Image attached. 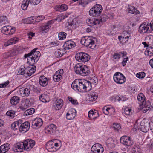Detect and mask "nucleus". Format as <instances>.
<instances>
[{
  "instance_id": "obj_1",
  "label": "nucleus",
  "mask_w": 153,
  "mask_h": 153,
  "mask_svg": "<svg viewBox=\"0 0 153 153\" xmlns=\"http://www.w3.org/2000/svg\"><path fill=\"white\" fill-rule=\"evenodd\" d=\"M71 87L73 89L80 92L88 91L91 89V83L84 79H75L72 83Z\"/></svg>"
},
{
  "instance_id": "obj_2",
  "label": "nucleus",
  "mask_w": 153,
  "mask_h": 153,
  "mask_svg": "<svg viewBox=\"0 0 153 153\" xmlns=\"http://www.w3.org/2000/svg\"><path fill=\"white\" fill-rule=\"evenodd\" d=\"M37 49V48H35L28 54L25 55V58H26L27 57V62L30 65L33 64L35 61L37 62L40 56V52L36 51Z\"/></svg>"
},
{
  "instance_id": "obj_3",
  "label": "nucleus",
  "mask_w": 153,
  "mask_h": 153,
  "mask_svg": "<svg viewBox=\"0 0 153 153\" xmlns=\"http://www.w3.org/2000/svg\"><path fill=\"white\" fill-rule=\"evenodd\" d=\"M74 70L76 74L82 76H87L90 73V70L87 66L79 63L75 65Z\"/></svg>"
},
{
  "instance_id": "obj_4",
  "label": "nucleus",
  "mask_w": 153,
  "mask_h": 153,
  "mask_svg": "<svg viewBox=\"0 0 153 153\" xmlns=\"http://www.w3.org/2000/svg\"><path fill=\"white\" fill-rule=\"evenodd\" d=\"M32 90L34 92H37L36 88H34L33 86L28 84L25 87L19 88L18 93L22 97H26L29 95L30 91Z\"/></svg>"
},
{
  "instance_id": "obj_5",
  "label": "nucleus",
  "mask_w": 153,
  "mask_h": 153,
  "mask_svg": "<svg viewBox=\"0 0 153 153\" xmlns=\"http://www.w3.org/2000/svg\"><path fill=\"white\" fill-rule=\"evenodd\" d=\"M139 29L138 31L141 34L149 33L153 31V25L151 22L147 24L143 23L139 26Z\"/></svg>"
},
{
  "instance_id": "obj_6",
  "label": "nucleus",
  "mask_w": 153,
  "mask_h": 153,
  "mask_svg": "<svg viewBox=\"0 0 153 153\" xmlns=\"http://www.w3.org/2000/svg\"><path fill=\"white\" fill-rule=\"evenodd\" d=\"M102 11V6L97 4L92 7L89 11V14L91 16L97 17L100 16Z\"/></svg>"
},
{
  "instance_id": "obj_7",
  "label": "nucleus",
  "mask_w": 153,
  "mask_h": 153,
  "mask_svg": "<svg viewBox=\"0 0 153 153\" xmlns=\"http://www.w3.org/2000/svg\"><path fill=\"white\" fill-rule=\"evenodd\" d=\"M75 58L78 61L85 63L89 60L90 56L85 53L80 52L77 53L76 55Z\"/></svg>"
},
{
  "instance_id": "obj_8",
  "label": "nucleus",
  "mask_w": 153,
  "mask_h": 153,
  "mask_svg": "<svg viewBox=\"0 0 153 153\" xmlns=\"http://www.w3.org/2000/svg\"><path fill=\"white\" fill-rule=\"evenodd\" d=\"M107 19V16L106 15H103L100 20L96 18H92L89 19L87 20V22L88 24H90L92 26L94 25H99L100 22H105Z\"/></svg>"
},
{
  "instance_id": "obj_9",
  "label": "nucleus",
  "mask_w": 153,
  "mask_h": 153,
  "mask_svg": "<svg viewBox=\"0 0 153 153\" xmlns=\"http://www.w3.org/2000/svg\"><path fill=\"white\" fill-rule=\"evenodd\" d=\"M113 79L114 81L119 84H123L126 81V79L124 75L122 73L119 72H117L114 74Z\"/></svg>"
},
{
  "instance_id": "obj_10",
  "label": "nucleus",
  "mask_w": 153,
  "mask_h": 153,
  "mask_svg": "<svg viewBox=\"0 0 153 153\" xmlns=\"http://www.w3.org/2000/svg\"><path fill=\"white\" fill-rule=\"evenodd\" d=\"M120 140V143L126 147L131 146L133 144V141L131 137L127 136H122Z\"/></svg>"
},
{
  "instance_id": "obj_11",
  "label": "nucleus",
  "mask_w": 153,
  "mask_h": 153,
  "mask_svg": "<svg viewBox=\"0 0 153 153\" xmlns=\"http://www.w3.org/2000/svg\"><path fill=\"white\" fill-rule=\"evenodd\" d=\"M16 28L10 26H4L1 29V31L6 35H11L14 33Z\"/></svg>"
},
{
  "instance_id": "obj_12",
  "label": "nucleus",
  "mask_w": 153,
  "mask_h": 153,
  "mask_svg": "<svg viewBox=\"0 0 153 153\" xmlns=\"http://www.w3.org/2000/svg\"><path fill=\"white\" fill-rule=\"evenodd\" d=\"M25 146V150L30 151L35 145V142L32 139L26 140L23 142Z\"/></svg>"
},
{
  "instance_id": "obj_13",
  "label": "nucleus",
  "mask_w": 153,
  "mask_h": 153,
  "mask_svg": "<svg viewBox=\"0 0 153 153\" xmlns=\"http://www.w3.org/2000/svg\"><path fill=\"white\" fill-rule=\"evenodd\" d=\"M91 150L94 153H102L103 151V148L101 145L96 143L92 146Z\"/></svg>"
},
{
  "instance_id": "obj_14",
  "label": "nucleus",
  "mask_w": 153,
  "mask_h": 153,
  "mask_svg": "<svg viewBox=\"0 0 153 153\" xmlns=\"http://www.w3.org/2000/svg\"><path fill=\"white\" fill-rule=\"evenodd\" d=\"M13 150L16 152H21L25 150V146L23 142L18 143L14 144L12 148Z\"/></svg>"
},
{
  "instance_id": "obj_15",
  "label": "nucleus",
  "mask_w": 153,
  "mask_h": 153,
  "mask_svg": "<svg viewBox=\"0 0 153 153\" xmlns=\"http://www.w3.org/2000/svg\"><path fill=\"white\" fill-rule=\"evenodd\" d=\"M43 121L40 118H36L33 122L32 127L34 129H37L40 128L42 125Z\"/></svg>"
},
{
  "instance_id": "obj_16",
  "label": "nucleus",
  "mask_w": 153,
  "mask_h": 153,
  "mask_svg": "<svg viewBox=\"0 0 153 153\" xmlns=\"http://www.w3.org/2000/svg\"><path fill=\"white\" fill-rule=\"evenodd\" d=\"M30 127V123L27 121L25 122L20 125L19 128V131L20 132H22L23 133H25L29 130Z\"/></svg>"
},
{
  "instance_id": "obj_17",
  "label": "nucleus",
  "mask_w": 153,
  "mask_h": 153,
  "mask_svg": "<svg viewBox=\"0 0 153 153\" xmlns=\"http://www.w3.org/2000/svg\"><path fill=\"white\" fill-rule=\"evenodd\" d=\"M63 74V70L61 69L57 71L54 74L53 77V79L55 82H58L62 78Z\"/></svg>"
},
{
  "instance_id": "obj_18",
  "label": "nucleus",
  "mask_w": 153,
  "mask_h": 153,
  "mask_svg": "<svg viewBox=\"0 0 153 153\" xmlns=\"http://www.w3.org/2000/svg\"><path fill=\"white\" fill-rule=\"evenodd\" d=\"M76 110L73 108L69 110L66 114V117L69 120L73 119L76 116Z\"/></svg>"
},
{
  "instance_id": "obj_19",
  "label": "nucleus",
  "mask_w": 153,
  "mask_h": 153,
  "mask_svg": "<svg viewBox=\"0 0 153 153\" xmlns=\"http://www.w3.org/2000/svg\"><path fill=\"white\" fill-rule=\"evenodd\" d=\"M76 46V44L75 42L71 40H69L66 41L64 43L63 46L64 49H71Z\"/></svg>"
},
{
  "instance_id": "obj_20",
  "label": "nucleus",
  "mask_w": 153,
  "mask_h": 153,
  "mask_svg": "<svg viewBox=\"0 0 153 153\" xmlns=\"http://www.w3.org/2000/svg\"><path fill=\"white\" fill-rule=\"evenodd\" d=\"M63 105V100L61 99H57L53 104V108L56 110H59L61 108Z\"/></svg>"
},
{
  "instance_id": "obj_21",
  "label": "nucleus",
  "mask_w": 153,
  "mask_h": 153,
  "mask_svg": "<svg viewBox=\"0 0 153 153\" xmlns=\"http://www.w3.org/2000/svg\"><path fill=\"white\" fill-rule=\"evenodd\" d=\"M31 64L30 66L27 67L26 68V73L25 75L26 77L31 76L33 74L36 70V67Z\"/></svg>"
},
{
  "instance_id": "obj_22",
  "label": "nucleus",
  "mask_w": 153,
  "mask_h": 153,
  "mask_svg": "<svg viewBox=\"0 0 153 153\" xmlns=\"http://www.w3.org/2000/svg\"><path fill=\"white\" fill-rule=\"evenodd\" d=\"M53 23V21L51 20L49 21L46 25L41 27L40 31L42 33H46L49 31V28L51 27L52 24Z\"/></svg>"
},
{
  "instance_id": "obj_23",
  "label": "nucleus",
  "mask_w": 153,
  "mask_h": 153,
  "mask_svg": "<svg viewBox=\"0 0 153 153\" xmlns=\"http://www.w3.org/2000/svg\"><path fill=\"white\" fill-rule=\"evenodd\" d=\"M127 53L125 51L119 52L114 53L113 55V58L116 59L117 61H118L121 58V56L122 57L126 55Z\"/></svg>"
},
{
  "instance_id": "obj_24",
  "label": "nucleus",
  "mask_w": 153,
  "mask_h": 153,
  "mask_svg": "<svg viewBox=\"0 0 153 153\" xmlns=\"http://www.w3.org/2000/svg\"><path fill=\"white\" fill-rule=\"evenodd\" d=\"M68 9V6L65 4L57 5L55 7V9L56 11L60 12L66 11Z\"/></svg>"
},
{
  "instance_id": "obj_25",
  "label": "nucleus",
  "mask_w": 153,
  "mask_h": 153,
  "mask_svg": "<svg viewBox=\"0 0 153 153\" xmlns=\"http://www.w3.org/2000/svg\"><path fill=\"white\" fill-rule=\"evenodd\" d=\"M39 82L40 85L42 87L46 86L48 82L47 78L44 76H41L39 77Z\"/></svg>"
},
{
  "instance_id": "obj_26",
  "label": "nucleus",
  "mask_w": 153,
  "mask_h": 153,
  "mask_svg": "<svg viewBox=\"0 0 153 153\" xmlns=\"http://www.w3.org/2000/svg\"><path fill=\"white\" fill-rule=\"evenodd\" d=\"M56 129V126L53 124H51L48 126L45 129L46 132L51 134L54 132Z\"/></svg>"
},
{
  "instance_id": "obj_27",
  "label": "nucleus",
  "mask_w": 153,
  "mask_h": 153,
  "mask_svg": "<svg viewBox=\"0 0 153 153\" xmlns=\"http://www.w3.org/2000/svg\"><path fill=\"white\" fill-rule=\"evenodd\" d=\"M89 98L88 101L90 102H92L95 101L98 97V94L97 93L94 91H92L89 95Z\"/></svg>"
},
{
  "instance_id": "obj_28",
  "label": "nucleus",
  "mask_w": 153,
  "mask_h": 153,
  "mask_svg": "<svg viewBox=\"0 0 153 153\" xmlns=\"http://www.w3.org/2000/svg\"><path fill=\"white\" fill-rule=\"evenodd\" d=\"M88 116L90 119L92 120L98 117L99 116V114L97 111L91 110L88 113Z\"/></svg>"
},
{
  "instance_id": "obj_29",
  "label": "nucleus",
  "mask_w": 153,
  "mask_h": 153,
  "mask_svg": "<svg viewBox=\"0 0 153 153\" xmlns=\"http://www.w3.org/2000/svg\"><path fill=\"white\" fill-rule=\"evenodd\" d=\"M10 145L8 143L5 144L0 147V153H5L10 149Z\"/></svg>"
},
{
  "instance_id": "obj_30",
  "label": "nucleus",
  "mask_w": 153,
  "mask_h": 153,
  "mask_svg": "<svg viewBox=\"0 0 153 153\" xmlns=\"http://www.w3.org/2000/svg\"><path fill=\"white\" fill-rule=\"evenodd\" d=\"M40 101L46 103L50 101V99L48 95L43 94L40 95L39 97Z\"/></svg>"
},
{
  "instance_id": "obj_31",
  "label": "nucleus",
  "mask_w": 153,
  "mask_h": 153,
  "mask_svg": "<svg viewBox=\"0 0 153 153\" xmlns=\"http://www.w3.org/2000/svg\"><path fill=\"white\" fill-rule=\"evenodd\" d=\"M91 37L85 36L82 38L80 41V42L82 45H84L86 47H88V42L91 40Z\"/></svg>"
},
{
  "instance_id": "obj_32",
  "label": "nucleus",
  "mask_w": 153,
  "mask_h": 153,
  "mask_svg": "<svg viewBox=\"0 0 153 153\" xmlns=\"http://www.w3.org/2000/svg\"><path fill=\"white\" fill-rule=\"evenodd\" d=\"M127 98L126 97V96H119V95L116 96L112 97V100H114V101L116 102L117 100L118 102H123L126 100Z\"/></svg>"
},
{
  "instance_id": "obj_33",
  "label": "nucleus",
  "mask_w": 153,
  "mask_h": 153,
  "mask_svg": "<svg viewBox=\"0 0 153 153\" xmlns=\"http://www.w3.org/2000/svg\"><path fill=\"white\" fill-rule=\"evenodd\" d=\"M96 39L95 38L91 37V40H90L88 45V47L91 49H94L96 46V44L94 40Z\"/></svg>"
},
{
  "instance_id": "obj_34",
  "label": "nucleus",
  "mask_w": 153,
  "mask_h": 153,
  "mask_svg": "<svg viewBox=\"0 0 153 153\" xmlns=\"http://www.w3.org/2000/svg\"><path fill=\"white\" fill-rule=\"evenodd\" d=\"M20 100V98L17 96L12 97L10 100V102L12 105H16L18 103Z\"/></svg>"
},
{
  "instance_id": "obj_35",
  "label": "nucleus",
  "mask_w": 153,
  "mask_h": 153,
  "mask_svg": "<svg viewBox=\"0 0 153 153\" xmlns=\"http://www.w3.org/2000/svg\"><path fill=\"white\" fill-rule=\"evenodd\" d=\"M128 12L130 13L135 15H137L140 13L139 11L134 6L129 7Z\"/></svg>"
},
{
  "instance_id": "obj_36",
  "label": "nucleus",
  "mask_w": 153,
  "mask_h": 153,
  "mask_svg": "<svg viewBox=\"0 0 153 153\" xmlns=\"http://www.w3.org/2000/svg\"><path fill=\"white\" fill-rule=\"evenodd\" d=\"M18 41L17 37H15L11 38L10 40L7 41L5 43L4 45L5 46H7L8 45H11L13 44H15Z\"/></svg>"
},
{
  "instance_id": "obj_37",
  "label": "nucleus",
  "mask_w": 153,
  "mask_h": 153,
  "mask_svg": "<svg viewBox=\"0 0 153 153\" xmlns=\"http://www.w3.org/2000/svg\"><path fill=\"white\" fill-rule=\"evenodd\" d=\"M145 54L150 56H153V47L151 46L148 47L145 52Z\"/></svg>"
},
{
  "instance_id": "obj_38",
  "label": "nucleus",
  "mask_w": 153,
  "mask_h": 153,
  "mask_svg": "<svg viewBox=\"0 0 153 153\" xmlns=\"http://www.w3.org/2000/svg\"><path fill=\"white\" fill-rule=\"evenodd\" d=\"M30 3V0H24L21 6L22 9L23 10H26Z\"/></svg>"
},
{
  "instance_id": "obj_39",
  "label": "nucleus",
  "mask_w": 153,
  "mask_h": 153,
  "mask_svg": "<svg viewBox=\"0 0 153 153\" xmlns=\"http://www.w3.org/2000/svg\"><path fill=\"white\" fill-rule=\"evenodd\" d=\"M36 16L28 17L25 19V23L27 24L34 23L35 22Z\"/></svg>"
},
{
  "instance_id": "obj_40",
  "label": "nucleus",
  "mask_w": 153,
  "mask_h": 153,
  "mask_svg": "<svg viewBox=\"0 0 153 153\" xmlns=\"http://www.w3.org/2000/svg\"><path fill=\"white\" fill-rule=\"evenodd\" d=\"M14 54L15 53L14 51H10L4 53L3 56L4 58L7 59L8 57L13 56Z\"/></svg>"
},
{
  "instance_id": "obj_41",
  "label": "nucleus",
  "mask_w": 153,
  "mask_h": 153,
  "mask_svg": "<svg viewBox=\"0 0 153 153\" xmlns=\"http://www.w3.org/2000/svg\"><path fill=\"white\" fill-rule=\"evenodd\" d=\"M47 146L51 152H54L56 151L57 149L54 146H53V145L51 142H49L46 144Z\"/></svg>"
},
{
  "instance_id": "obj_42",
  "label": "nucleus",
  "mask_w": 153,
  "mask_h": 153,
  "mask_svg": "<svg viewBox=\"0 0 153 153\" xmlns=\"http://www.w3.org/2000/svg\"><path fill=\"white\" fill-rule=\"evenodd\" d=\"M137 100L138 101L140 102L141 103H144L145 101V97L144 95L142 93H140L138 94Z\"/></svg>"
},
{
  "instance_id": "obj_43",
  "label": "nucleus",
  "mask_w": 153,
  "mask_h": 153,
  "mask_svg": "<svg viewBox=\"0 0 153 153\" xmlns=\"http://www.w3.org/2000/svg\"><path fill=\"white\" fill-rule=\"evenodd\" d=\"M21 125L19 121L15 122L11 125V127L13 129H17L19 128L20 126Z\"/></svg>"
},
{
  "instance_id": "obj_44",
  "label": "nucleus",
  "mask_w": 153,
  "mask_h": 153,
  "mask_svg": "<svg viewBox=\"0 0 153 153\" xmlns=\"http://www.w3.org/2000/svg\"><path fill=\"white\" fill-rule=\"evenodd\" d=\"M124 113L127 116H130L132 114V110L129 108H126L124 110Z\"/></svg>"
},
{
  "instance_id": "obj_45",
  "label": "nucleus",
  "mask_w": 153,
  "mask_h": 153,
  "mask_svg": "<svg viewBox=\"0 0 153 153\" xmlns=\"http://www.w3.org/2000/svg\"><path fill=\"white\" fill-rule=\"evenodd\" d=\"M64 50L63 49H59L56 51L55 53V56L57 57H60L62 56L64 54Z\"/></svg>"
},
{
  "instance_id": "obj_46",
  "label": "nucleus",
  "mask_w": 153,
  "mask_h": 153,
  "mask_svg": "<svg viewBox=\"0 0 153 153\" xmlns=\"http://www.w3.org/2000/svg\"><path fill=\"white\" fill-rule=\"evenodd\" d=\"M66 35L67 34L64 32H59L58 34V37L59 40H64L65 39Z\"/></svg>"
},
{
  "instance_id": "obj_47",
  "label": "nucleus",
  "mask_w": 153,
  "mask_h": 153,
  "mask_svg": "<svg viewBox=\"0 0 153 153\" xmlns=\"http://www.w3.org/2000/svg\"><path fill=\"white\" fill-rule=\"evenodd\" d=\"M106 143L107 144V145L110 148H112L114 146V140L111 138L108 139Z\"/></svg>"
},
{
  "instance_id": "obj_48",
  "label": "nucleus",
  "mask_w": 153,
  "mask_h": 153,
  "mask_svg": "<svg viewBox=\"0 0 153 153\" xmlns=\"http://www.w3.org/2000/svg\"><path fill=\"white\" fill-rule=\"evenodd\" d=\"M35 111V110L33 108L28 109L25 111L24 114L26 116L30 115L33 114L34 112Z\"/></svg>"
},
{
  "instance_id": "obj_49",
  "label": "nucleus",
  "mask_w": 153,
  "mask_h": 153,
  "mask_svg": "<svg viewBox=\"0 0 153 153\" xmlns=\"http://www.w3.org/2000/svg\"><path fill=\"white\" fill-rule=\"evenodd\" d=\"M18 72L21 75H23L25 74H26V68L23 66H21L19 69Z\"/></svg>"
},
{
  "instance_id": "obj_50",
  "label": "nucleus",
  "mask_w": 153,
  "mask_h": 153,
  "mask_svg": "<svg viewBox=\"0 0 153 153\" xmlns=\"http://www.w3.org/2000/svg\"><path fill=\"white\" fill-rule=\"evenodd\" d=\"M103 111L105 114L108 115L109 113H111L112 110H114L112 108H110L109 107H104L103 109Z\"/></svg>"
},
{
  "instance_id": "obj_51",
  "label": "nucleus",
  "mask_w": 153,
  "mask_h": 153,
  "mask_svg": "<svg viewBox=\"0 0 153 153\" xmlns=\"http://www.w3.org/2000/svg\"><path fill=\"white\" fill-rule=\"evenodd\" d=\"M7 19L6 16H3L0 17V23L5 25L7 23Z\"/></svg>"
},
{
  "instance_id": "obj_52",
  "label": "nucleus",
  "mask_w": 153,
  "mask_h": 153,
  "mask_svg": "<svg viewBox=\"0 0 153 153\" xmlns=\"http://www.w3.org/2000/svg\"><path fill=\"white\" fill-rule=\"evenodd\" d=\"M126 36H124L123 37H122V36H118V39L119 40H121V39H125L126 40L125 41V42L126 41H128V39L130 37V34L129 33L126 32Z\"/></svg>"
},
{
  "instance_id": "obj_53",
  "label": "nucleus",
  "mask_w": 153,
  "mask_h": 153,
  "mask_svg": "<svg viewBox=\"0 0 153 153\" xmlns=\"http://www.w3.org/2000/svg\"><path fill=\"white\" fill-rule=\"evenodd\" d=\"M136 76L139 79L143 78L145 76V73L144 72L138 73L136 74Z\"/></svg>"
},
{
  "instance_id": "obj_54",
  "label": "nucleus",
  "mask_w": 153,
  "mask_h": 153,
  "mask_svg": "<svg viewBox=\"0 0 153 153\" xmlns=\"http://www.w3.org/2000/svg\"><path fill=\"white\" fill-rule=\"evenodd\" d=\"M15 112L13 110H10L8 111L6 113L7 115L9 116L12 118L14 117Z\"/></svg>"
},
{
  "instance_id": "obj_55",
  "label": "nucleus",
  "mask_w": 153,
  "mask_h": 153,
  "mask_svg": "<svg viewBox=\"0 0 153 153\" xmlns=\"http://www.w3.org/2000/svg\"><path fill=\"white\" fill-rule=\"evenodd\" d=\"M141 126L140 127V128L141 131L143 132H146L149 130V127L148 126H146L144 125H140Z\"/></svg>"
},
{
  "instance_id": "obj_56",
  "label": "nucleus",
  "mask_w": 153,
  "mask_h": 153,
  "mask_svg": "<svg viewBox=\"0 0 153 153\" xmlns=\"http://www.w3.org/2000/svg\"><path fill=\"white\" fill-rule=\"evenodd\" d=\"M132 153H142L141 149L137 147L133 148Z\"/></svg>"
},
{
  "instance_id": "obj_57",
  "label": "nucleus",
  "mask_w": 153,
  "mask_h": 153,
  "mask_svg": "<svg viewBox=\"0 0 153 153\" xmlns=\"http://www.w3.org/2000/svg\"><path fill=\"white\" fill-rule=\"evenodd\" d=\"M140 104L142 105V106L146 107L147 108H150V103L149 101H145L144 103Z\"/></svg>"
},
{
  "instance_id": "obj_58",
  "label": "nucleus",
  "mask_w": 153,
  "mask_h": 153,
  "mask_svg": "<svg viewBox=\"0 0 153 153\" xmlns=\"http://www.w3.org/2000/svg\"><path fill=\"white\" fill-rule=\"evenodd\" d=\"M112 127L114 130L117 131L119 130L121 128L120 125L119 124L116 123H114Z\"/></svg>"
},
{
  "instance_id": "obj_59",
  "label": "nucleus",
  "mask_w": 153,
  "mask_h": 153,
  "mask_svg": "<svg viewBox=\"0 0 153 153\" xmlns=\"http://www.w3.org/2000/svg\"><path fill=\"white\" fill-rule=\"evenodd\" d=\"M28 107V105H27V104L25 102L21 104L20 106V108L22 110L24 111L27 109Z\"/></svg>"
},
{
  "instance_id": "obj_60",
  "label": "nucleus",
  "mask_w": 153,
  "mask_h": 153,
  "mask_svg": "<svg viewBox=\"0 0 153 153\" xmlns=\"http://www.w3.org/2000/svg\"><path fill=\"white\" fill-rule=\"evenodd\" d=\"M36 19H35L36 22H39L40 21H42L44 19L45 17L44 16H36Z\"/></svg>"
},
{
  "instance_id": "obj_61",
  "label": "nucleus",
  "mask_w": 153,
  "mask_h": 153,
  "mask_svg": "<svg viewBox=\"0 0 153 153\" xmlns=\"http://www.w3.org/2000/svg\"><path fill=\"white\" fill-rule=\"evenodd\" d=\"M69 101L73 104H78V102L76 100L74 99L71 97H69Z\"/></svg>"
},
{
  "instance_id": "obj_62",
  "label": "nucleus",
  "mask_w": 153,
  "mask_h": 153,
  "mask_svg": "<svg viewBox=\"0 0 153 153\" xmlns=\"http://www.w3.org/2000/svg\"><path fill=\"white\" fill-rule=\"evenodd\" d=\"M41 0H31L30 3L33 5H37L39 3Z\"/></svg>"
},
{
  "instance_id": "obj_63",
  "label": "nucleus",
  "mask_w": 153,
  "mask_h": 153,
  "mask_svg": "<svg viewBox=\"0 0 153 153\" xmlns=\"http://www.w3.org/2000/svg\"><path fill=\"white\" fill-rule=\"evenodd\" d=\"M9 83V81H7L6 82L0 84V88H3L6 87Z\"/></svg>"
},
{
  "instance_id": "obj_64",
  "label": "nucleus",
  "mask_w": 153,
  "mask_h": 153,
  "mask_svg": "<svg viewBox=\"0 0 153 153\" xmlns=\"http://www.w3.org/2000/svg\"><path fill=\"white\" fill-rule=\"evenodd\" d=\"M58 45V41L56 40L54 42H51L50 44V46L51 47L55 46H57Z\"/></svg>"
}]
</instances>
